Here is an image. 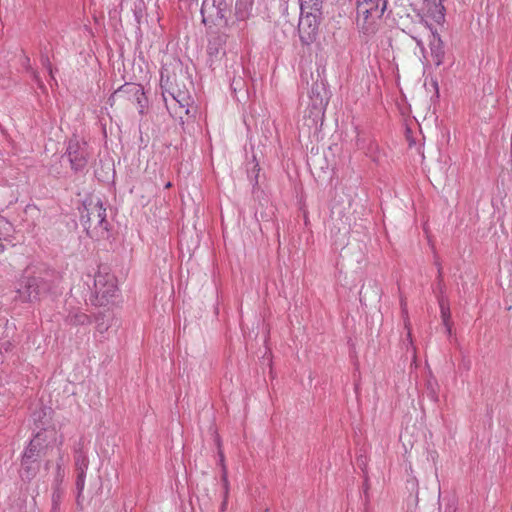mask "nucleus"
Listing matches in <instances>:
<instances>
[{
  "mask_svg": "<svg viewBox=\"0 0 512 512\" xmlns=\"http://www.w3.org/2000/svg\"><path fill=\"white\" fill-rule=\"evenodd\" d=\"M440 306H441V313H442L443 320L446 323L447 318L449 317V309L445 308L442 303L440 304Z\"/></svg>",
  "mask_w": 512,
  "mask_h": 512,
  "instance_id": "393cba45",
  "label": "nucleus"
},
{
  "mask_svg": "<svg viewBox=\"0 0 512 512\" xmlns=\"http://www.w3.org/2000/svg\"><path fill=\"white\" fill-rule=\"evenodd\" d=\"M110 327V317L106 315H99L96 318V330L99 333H104Z\"/></svg>",
  "mask_w": 512,
  "mask_h": 512,
  "instance_id": "aec40b11",
  "label": "nucleus"
},
{
  "mask_svg": "<svg viewBox=\"0 0 512 512\" xmlns=\"http://www.w3.org/2000/svg\"><path fill=\"white\" fill-rule=\"evenodd\" d=\"M430 398L434 401H437V395L435 393V391L433 389H431V392H430Z\"/></svg>",
  "mask_w": 512,
  "mask_h": 512,
  "instance_id": "c85d7f7f",
  "label": "nucleus"
},
{
  "mask_svg": "<svg viewBox=\"0 0 512 512\" xmlns=\"http://www.w3.org/2000/svg\"><path fill=\"white\" fill-rule=\"evenodd\" d=\"M85 479H86V476H81V475L76 476L75 485H76V490H77V494H79V497H81L83 494V491L85 488Z\"/></svg>",
  "mask_w": 512,
  "mask_h": 512,
  "instance_id": "5701e85b",
  "label": "nucleus"
},
{
  "mask_svg": "<svg viewBox=\"0 0 512 512\" xmlns=\"http://www.w3.org/2000/svg\"><path fill=\"white\" fill-rule=\"evenodd\" d=\"M423 27L428 34L429 46L433 62L436 66H440L441 64H443L445 56L443 42L437 31L434 30L430 25L425 23L423 24Z\"/></svg>",
  "mask_w": 512,
  "mask_h": 512,
  "instance_id": "6e6552de",
  "label": "nucleus"
},
{
  "mask_svg": "<svg viewBox=\"0 0 512 512\" xmlns=\"http://www.w3.org/2000/svg\"><path fill=\"white\" fill-rule=\"evenodd\" d=\"M117 292L116 279L108 273H98L94 278V293L101 305L108 302Z\"/></svg>",
  "mask_w": 512,
  "mask_h": 512,
  "instance_id": "0eeeda50",
  "label": "nucleus"
},
{
  "mask_svg": "<svg viewBox=\"0 0 512 512\" xmlns=\"http://www.w3.org/2000/svg\"><path fill=\"white\" fill-rule=\"evenodd\" d=\"M401 305H402V311H403V313H406V307H405V304H404V302H403V301H402Z\"/></svg>",
  "mask_w": 512,
  "mask_h": 512,
  "instance_id": "473e14b6",
  "label": "nucleus"
},
{
  "mask_svg": "<svg viewBox=\"0 0 512 512\" xmlns=\"http://www.w3.org/2000/svg\"><path fill=\"white\" fill-rule=\"evenodd\" d=\"M325 0H299L300 2V11L308 12H322L323 3Z\"/></svg>",
  "mask_w": 512,
  "mask_h": 512,
  "instance_id": "f3484780",
  "label": "nucleus"
},
{
  "mask_svg": "<svg viewBox=\"0 0 512 512\" xmlns=\"http://www.w3.org/2000/svg\"><path fill=\"white\" fill-rule=\"evenodd\" d=\"M50 289V283L39 276L24 277L21 281L17 293L20 300L34 301L39 299Z\"/></svg>",
  "mask_w": 512,
  "mask_h": 512,
  "instance_id": "39448f33",
  "label": "nucleus"
},
{
  "mask_svg": "<svg viewBox=\"0 0 512 512\" xmlns=\"http://www.w3.org/2000/svg\"><path fill=\"white\" fill-rule=\"evenodd\" d=\"M388 0H357L356 24L365 34L375 33L387 9Z\"/></svg>",
  "mask_w": 512,
  "mask_h": 512,
  "instance_id": "f257e3e1",
  "label": "nucleus"
},
{
  "mask_svg": "<svg viewBox=\"0 0 512 512\" xmlns=\"http://www.w3.org/2000/svg\"><path fill=\"white\" fill-rule=\"evenodd\" d=\"M133 89L135 90L134 91V94L137 95V94H141L143 95V92H142V89L140 86H134Z\"/></svg>",
  "mask_w": 512,
  "mask_h": 512,
  "instance_id": "cd10ccee",
  "label": "nucleus"
},
{
  "mask_svg": "<svg viewBox=\"0 0 512 512\" xmlns=\"http://www.w3.org/2000/svg\"><path fill=\"white\" fill-rule=\"evenodd\" d=\"M5 250V246L3 245V243L0 241V254L3 253Z\"/></svg>",
  "mask_w": 512,
  "mask_h": 512,
  "instance_id": "7c9ffc66",
  "label": "nucleus"
},
{
  "mask_svg": "<svg viewBox=\"0 0 512 512\" xmlns=\"http://www.w3.org/2000/svg\"><path fill=\"white\" fill-rule=\"evenodd\" d=\"M321 19L322 12H301L298 32L300 40L304 45H309L315 41Z\"/></svg>",
  "mask_w": 512,
  "mask_h": 512,
  "instance_id": "423d86ee",
  "label": "nucleus"
},
{
  "mask_svg": "<svg viewBox=\"0 0 512 512\" xmlns=\"http://www.w3.org/2000/svg\"><path fill=\"white\" fill-rule=\"evenodd\" d=\"M222 508H223V509H224V508H226V501H224V502H223V504H222Z\"/></svg>",
  "mask_w": 512,
  "mask_h": 512,
  "instance_id": "f704fd0d",
  "label": "nucleus"
},
{
  "mask_svg": "<svg viewBox=\"0 0 512 512\" xmlns=\"http://www.w3.org/2000/svg\"><path fill=\"white\" fill-rule=\"evenodd\" d=\"M434 86H435V88L437 89L438 83H437V82H434Z\"/></svg>",
  "mask_w": 512,
  "mask_h": 512,
  "instance_id": "c9c22d12",
  "label": "nucleus"
},
{
  "mask_svg": "<svg viewBox=\"0 0 512 512\" xmlns=\"http://www.w3.org/2000/svg\"><path fill=\"white\" fill-rule=\"evenodd\" d=\"M224 44L225 37L223 35H214L210 37L207 46V53L211 59V62L225 53Z\"/></svg>",
  "mask_w": 512,
  "mask_h": 512,
  "instance_id": "1a4fd4ad",
  "label": "nucleus"
},
{
  "mask_svg": "<svg viewBox=\"0 0 512 512\" xmlns=\"http://www.w3.org/2000/svg\"><path fill=\"white\" fill-rule=\"evenodd\" d=\"M64 477H65V470L62 467L61 463L58 462L57 466H56V475H55L53 487L57 484H59L60 487H62V482L64 480Z\"/></svg>",
  "mask_w": 512,
  "mask_h": 512,
  "instance_id": "4be33fe9",
  "label": "nucleus"
},
{
  "mask_svg": "<svg viewBox=\"0 0 512 512\" xmlns=\"http://www.w3.org/2000/svg\"><path fill=\"white\" fill-rule=\"evenodd\" d=\"M12 225L11 223L4 217L0 216V241L6 239L11 233Z\"/></svg>",
  "mask_w": 512,
  "mask_h": 512,
  "instance_id": "412c9836",
  "label": "nucleus"
},
{
  "mask_svg": "<svg viewBox=\"0 0 512 512\" xmlns=\"http://www.w3.org/2000/svg\"><path fill=\"white\" fill-rule=\"evenodd\" d=\"M210 3L215 5L216 18H218L220 21H223V24H226V12L228 8L226 0H210Z\"/></svg>",
  "mask_w": 512,
  "mask_h": 512,
  "instance_id": "6ab92c4d",
  "label": "nucleus"
},
{
  "mask_svg": "<svg viewBox=\"0 0 512 512\" xmlns=\"http://www.w3.org/2000/svg\"><path fill=\"white\" fill-rule=\"evenodd\" d=\"M81 221L87 232L94 225L96 235L105 237L108 232V222L106 220V209L100 199L95 202L91 199L84 203V210L81 213Z\"/></svg>",
  "mask_w": 512,
  "mask_h": 512,
  "instance_id": "7ed1b4c3",
  "label": "nucleus"
},
{
  "mask_svg": "<svg viewBox=\"0 0 512 512\" xmlns=\"http://www.w3.org/2000/svg\"><path fill=\"white\" fill-rule=\"evenodd\" d=\"M438 277H439V288L442 289V280H441V271L439 270V274H438Z\"/></svg>",
  "mask_w": 512,
  "mask_h": 512,
  "instance_id": "c756f323",
  "label": "nucleus"
},
{
  "mask_svg": "<svg viewBox=\"0 0 512 512\" xmlns=\"http://www.w3.org/2000/svg\"><path fill=\"white\" fill-rule=\"evenodd\" d=\"M82 502H83V495L81 497H79V494L76 495V503H77V506L82 508Z\"/></svg>",
  "mask_w": 512,
  "mask_h": 512,
  "instance_id": "bb28decb",
  "label": "nucleus"
},
{
  "mask_svg": "<svg viewBox=\"0 0 512 512\" xmlns=\"http://www.w3.org/2000/svg\"><path fill=\"white\" fill-rule=\"evenodd\" d=\"M65 495V490L63 487H60L59 484L53 487L52 497H51V511L50 512H61V503Z\"/></svg>",
  "mask_w": 512,
  "mask_h": 512,
  "instance_id": "dca6fc26",
  "label": "nucleus"
},
{
  "mask_svg": "<svg viewBox=\"0 0 512 512\" xmlns=\"http://www.w3.org/2000/svg\"><path fill=\"white\" fill-rule=\"evenodd\" d=\"M356 145L359 149L365 150L367 156L371 157L373 161H378V157L375 155L378 150V145L376 142L371 141L369 145L365 146V141L360 137L357 138Z\"/></svg>",
  "mask_w": 512,
  "mask_h": 512,
  "instance_id": "a211bd4d",
  "label": "nucleus"
},
{
  "mask_svg": "<svg viewBox=\"0 0 512 512\" xmlns=\"http://www.w3.org/2000/svg\"><path fill=\"white\" fill-rule=\"evenodd\" d=\"M65 154L68 157L71 169L74 172H82L89 163L92 151L86 141L73 137L67 143Z\"/></svg>",
  "mask_w": 512,
  "mask_h": 512,
  "instance_id": "20e7f679",
  "label": "nucleus"
},
{
  "mask_svg": "<svg viewBox=\"0 0 512 512\" xmlns=\"http://www.w3.org/2000/svg\"><path fill=\"white\" fill-rule=\"evenodd\" d=\"M407 338H408V340L410 341V343H412V339H411V332H410V330H408Z\"/></svg>",
  "mask_w": 512,
  "mask_h": 512,
  "instance_id": "2f4dec72",
  "label": "nucleus"
},
{
  "mask_svg": "<svg viewBox=\"0 0 512 512\" xmlns=\"http://www.w3.org/2000/svg\"><path fill=\"white\" fill-rule=\"evenodd\" d=\"M323 91L324 88L318 83L313 84L309 91V96L312 100L313 106L319 109H324L327 105V100L322 95Z\"/></svg>",
  "mask_w": 512,
  "mask_h": 512,
  "instance_id": "ddd939ff",
  "label": "nucleus"
},
{
  "mask_svg": "<svg viewBox=\"0 0 512 512\" xmlns=\"http://www.w3.org/2000/svg\"><path fill=\"white\" fill-rule=\"evenodd\" d=\"M89 467V459L83 450H77L75 453V470L77 475L86 476Z\"/></svg>",
  "mask_w": 512,
  "mask_h": 512,
  "instance_id": "4468645a",
  "label": "nucleus"
},
{
  "mask_svg": "<svg viewBox=\"0 0 512 512\" xmlns=\"http://www.w3.org/2000/svg\"><path fill=\"white\" fill-rule=\"evenodd\" d=\"M173 100L180 109L179 113L183 112L185 115H188L190 113L189 106L192 100L191 97L186 92L178 91L176 95H173Z\"/></svg>",
  "mask_w": 512,
  "mask_h": 512,
  "instance_id": "2eb2a0df",
  "label": "nucleus"
},
{
  "mask_svg": "<svg viewBox=\"0 0 512 512\" xmlns=\"http://www.w3.org/2000/svg\"><path fill=\"white\" fill-rule=\"evenodd\" d=\"M253 0H236L235 16L237 20L243 21L247 19L252 11Z\"/></svg>",
  "mask_w": 512,
  "mask_h": 512,
  "instance_id": "f8f14e48",
  "label": "nucleus"
},
{
  "mask_svg": "<svg viewBox=\"0 0 512 512\" xmlns=\"http://www.w3.org/2000/svg\"><path fill=\"white\" fill-rule=\"evenodd\" d=\"M411 38L416 42L417 47L419 48L420 52L425 55L426 49L424 46V42L419 34H411Z\"/></svg>",
  "mask_w": 512,
  "mask_h": 512,
  "instance_id": "b1692460",
  "label": "nucleus"
},
{
  "mask_svg": "<svg viewBox=\"0 0 512 512\" xmlns=\"http://www.w3.org/2000/svg\"><path fill=\"white\" fill-rule=\"evenodd\" d=\"M201 14L203 18V23H213V24H222L223 21H220L216 18V8L214 4L210 3V0H204L201 7Z\"/></svg>",
  "mask_w": 512,
  "mask_h": 512,
  "instance_id": "9d476101",
  "label": "nucleus"
},
{
  "mask_svg": "<svg viewBox=\"0 0 512 512\" xmlns=\"http://www.w3.org/2000/svg\"><path fill=\"white\" fill-rule=\"evenodd\" d=\"M42 433H37L25 449L20 469L22 479H32L39 470V459L45 454L47 446L44 444Z\"/></svg>",
  "mask_w": 512,
  "mask_h": 512,
  "instance_id": "f03ea898",
  "label": "nucleus"
},
{
  "mask_svg": "<svg viewBox=\"0 0 512 512\" xmlns=\"http://www.w3.org/2000/svg\"><path fill=\"white\" fill-rule=\"evenodd\" d=\"M165 187H166V188L171 187V183H170V182H168V183L165 185Z\"/></svg>",
  "mask_w": 512,
  "mask_h": 512,
  "instance_id": "72a5a7b5",
  "label": "nucleus"
},
{
  "mask_svg": "<svg viewBox=\"0 0 512 512\" xmlns=\"http://www.w3.org/2000/svg\"><path fill=\"white\" fill-rule=\"evenodd\" d=\"M65 322L74 326H85L91 323L90 317L79 309L72 310L66 316Z\"/></svg>",
  "mask_w": 512,
  "mask_h": 512,
  "instance_id": "9b49d317",
  "label": "nucleus"
},
{
  "mask_svg": "<svg viewBox=\"0 0 512 512\" xmlns=\"http://www.w3.org/2000/svg\"><path fill=\"white\" fill-rule=\"evenodd\" d=\"M42 63L44 66H46L49 74L52 76V69H51V65H50V62H49V59L46 57V58H42Z\"/></svg>",
  "mask_w": 512,
  "mask_h": 512,
  "instance_id": "a878e982",
  "label": "nucleus"
}]
</instances>
